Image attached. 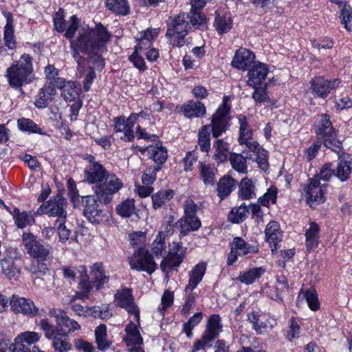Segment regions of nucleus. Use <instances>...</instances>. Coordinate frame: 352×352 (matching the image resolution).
<instances>
[{
  "instance_id": "f257e3e1",
  "label": "nucleus",
  "mask_w": 352,
  "mask_h": 352,
  "mask_svg": "<svg viewBox=\"0 0 352 352\" xmlns=\"http://www.w3.org/2000/svg\"><path fill=\"white\" fill-rule=\"evenodd\" d=\"M78 19L72 15L65 27V36L71 39V47L73 57L78 63L79 69H84L85 59L79 55V51L87 54L95 67L102 69L104 65V60L102 57L106 52V44L109 40L110 34L102 25H97L95 29L82 28L80 30L76 41L72 38L78 28Z\"/></svg>"
},
{
  "instance_id": "f03ea898",
  "label": "nucleus",
  "mask_w": 352,
  "mask_h": 352,
  "mask_svg": "<svg viewBox=\"0 0 352 352\" xmlns=\"http://www.w3.org/2000/svg\"><path fill=\"white\" fill-rule=\"evenodd\" d=\"M86 182L94 184V190L101 202L108 204L113 195L123 186L120 179L114 174H109L100 163H94L84 170Z\"/></svg>"
},
{
  "instance_id": "7ed1b4c3",
  "label": "nucleus",
  "mask_w": 352,
  "mask_h": 352,
  "mask_svg": "<svg viewBox=\"0 0 352 352\" xmlns=\"http://www.w3.org/2000/svg\"><path fill=\"white\" fill-rule=\"evenodd\" d=\"M206 23V17L203 14L180 12L171 19L166 35L171 45L180 47L185 45L186 36L192 27L204 26Z\"/></svg>"
},
{
  "instance_id": "20e7f679",
  "label": "nucleus",
  "mask_w": 352,
  "mask_h": 352,
  "mask_svg": "<svg viewBox=\"0 0 352 352\" xmlns=\"http://www.w3.org/2000/svg\"><path fill=\"white\" fill-rule=\"evenodd\" d=\"M6 77L9 85L14 89H19L32 82L34 78L32 58L29 54H23L6 69Z\"/></svg>"
},
{
  "instance_id": "39448f33",
  "label": "nucleus",
  "mask_w": 352,
  "mask_h": 352,
  "mask_svg": "<svg viewBox=\"0 0 352 352\" xmlns=\"http://www.w3.org/2000/svg\"><path fill=\"white\" fill-rule=\"evenodd\" d=\"M315 133L318 139L323 141L326 147L339 154L342 148V142L338 140L335 129L332 126L330 116L322 114L315 124Z\"/></svg>"
},
{
  "instance_id": "423d86ee",
  "label": "nucleus",
  "mask_w": 352,
  "mask_h": 352,
  "mask_svg": "<svg viewBox=\"0 0 352 352\" xmlns=\"http://www.w3.org/2000/svg\"><path fill=\"white\" fill-rule=\"evenodd\" d=\"M22 243L28 254L38 261H47L52 258V247L45 244L31 232L22 234Z\"/></svg>"
},
{
  "instance_id": "0eeeda50",
  "label": "nucleus",
  "mask_w": 352,
  "mask_h": 352,
  "mask_svg": "<svg viewBox=\"0 0 352 352\" xmlns=\"http://www.w3.org/2000/svg\"><path fill=\"white\" fill-rule=\"evenodd\" d=\"M140 117L148 119L149 114L142 111L139 113H131L127 118L124 116L113 118L114 130L116 133H123V135L120 137L122 140L131 142L134 139L133 127Z\"/></svg>"
},
{
  "instance_id": "6e6552de",
  "label": "nucleus",
  "mask_w": 352,
  "mask_h": 352,
  "mask_svg": "<svg viewBox=\"0 0 352 352\" xmlns=\"http://www.w3.org/2000/svg\"><path fill=\"white\" fill-rule=\"evenodd\" d=\"M186 248L184 247L182 243L172 242L170 244L168 254L164 257L160 263L162 271L168 274L175 268L178 267L186 256Z\"/></svg>"
},
{
  "instance_id": "1a4fd4ad",
  "label": "nucleus",
  "mask_w": 352,
  "mask_h": 352,
  "mask_svg": "<svg viewBox=\"0 0 352 352\" xmlns=\"http://www.w3.org/2000/svg\"><path fill=\"white\" fill-rule=\"evenodd\" d=\"M129 261L130 267L139 272H146L151 274L157 268L152 255L144 248H139L135 250Z\"/></svg>"
},
{
  "instance_id": "9d476101",
  "label": "nucleus",
  "mask_w": 352,
  "mask_h": 352,
  "mask_svg": "<svg viewBox=\"0 0 352 352\" xmlns=\"http://www.w3.org/2000/svg\"><path fill=\"white\" fill-rule=\"evenodd\" d=\"M229 98L224 96L222 104L219 107L211 118L212 135L218 138L226 132L230 121V107L228 105Z\"/></svg>"
},
{
  "instance_id": "9b49d317",
  "label": "nucleus",
  "mask_w": 352,
  "mask_h": 352,
  "mask_svg": "<svg viewBox=\"0 0 352 352\" xmlns=\"http://www.w3.org/2000/svg\"><path fill=\"white\" fill-rule=\"evenodd\" d=\"M305 190L307 204L310 207H315L325 201L327 184H322L317 177H313L309 179Z\"/></svg>"
},
{
  "instance_id": "f8f14e48",
  "label": "nucleus",
  "mask_w": 352,
  "mask_h": 352,
  "mask_svg": "<svg viewBox=\"0 0 352 352\" xmlns=\"http://www.w3.org/2000/svg\"><path fill=\"white\" fill-rule=\"evenodd\" d=\"M67 206L66 199L61 195H57L43 204L38 208L36 214H46L49 217H58V220H66Z\"/></svg>"
},
{
  "instance_id": "ddd939ff",
  "label": "nucleus",
  "mask_w": 352,
  "mask_h": 352,
  "mask_svg": "<svg viewBox=\"0 0 352 352\" xmlns=\"http://www.w3.org/2000/svg\"><path fill=\"white\" fill-rule=\"evenodd\" d=\"M84 207L83 214L91 223H100L107 218V212L100 208V205L93 195H87L82 197Z\"/></svg>"
},
{
  "instance_id": "4468645a",
  "label": "nucleus",
  "mask_w": 352,
  "mask_h": 352,
  "mask_svg": "<svg viewBox=\"0 0 352 352\" xmlns=\"http://www.w3.org/2000/svg\"><path fill=\"white\" fill-rule=\"evenodd\" d=\"M49 315L55 318L59 334L67 336L80 328V324L76 320L68 317L62 309H50Z\"/></svg>"
},
{
  "instance_id": "2eb2a0df",
  "label": "nucleus",
  "mask_w": 352,
  "mask_h": 352,
  "mask_svg": "<svg viewBox=\"0 0 352 352\" xmlns=\"http://www.w3.org/2000/svg\"><path fill=\"white\" fill-rule=\"evenodd\" d=\"M116 304L124 308L130 316H133L134 320L139 323L140 309L135 305L131 289L123 288L118 290L115 294Z\"/></svg>"
},
{
  "instance_id": "dca6fc26",
  "label": "nucleus",
  "mask_w": 352,
  "mask_h": 352,
  "mask_svg": "<svg viewBox=\"0 0 352 352\" xmlns=\"http://www.w3.org/2000/svg\"><path fill=\"white\" fill-rule=\"evenodd\" d=\"M41 338V335L35 331H25L19 334L11 344V352H30L33 346Z\"/></svg>"
},
{
  "instance_id": "f3484780",
  "label": "nucleus",
  "mask_w": 352,
  "mask_h": 352,
  "mask_svg": "<svg viewBox=\"0 0 352 352\" xmlns=\"http://www.w3.org/2000/svg\"><path fill=\"white\" fill-rule=\"evenodd\" d=\"M239 124V137L238 142L243 148V153H247L250 148H255V146L258 144L257 141L253 139V131L250 128L247 118L243 115L238 116Z\"/></svg>"
},
{
  "instance_id": "a211bd4d",
  "label": "nucleus",
  "mask_w": 352,
  "mask_h": 352,
  "mask_svg": "<svg viewBox=\"0 0 352 352\" xmlns=\"http://www.w3.org/2000/svg\"><path fill=\"white\" fill-rule=\"evenodd\" d=\"M248 320L258 334L270 331L275 325L276 320L264 314L252 311L248 314Z\"/></svg>"
},
{
  "instance_id": "6ab92c4d",
  "label": "nucleus",
  "mask_w": 352,
  "mask_h": 352,
  "mask_svg": "<svg viewBox=\"0 0 352 352\" xmlns=\"http://www.w3.org/2000/svg\"><path fill=\"white\" fill-rule=\"evenodd\" d=\"M270 72L269 67L260 61L254 63L248 72L247 84L250 87L262 85Z\"/></svg>"
},
{
  "instance_id": "aec40b11",
  "label": "nucleus",
  "mask_w": 352,
  "mask_h": 352,
  "mask_svg": "<svg viewBox=\"0 0 352 352\" xmlns=\"http://www.w3.org/2000/svg\"><path fill=\"white\" fill-rule=\"evenodd\" d=\"M10 305L14 312L21 313L28 316H34L38 311L32 300L18 295H12L10 300Z\"/></svg>"
},
{
  "instance_id": "412c9836",
  "label": "nucleus",
  "mask_w": 352,
  "mask_h": 352,
  "mask_svg": "<svg viewBox=\"0 0 352 352\" xmlns=\"http://www.w3.org/2000/svg\"><path fill=\"white\" fill-rule=\"evenodd\" d=\"M340 84L338 79L327 80L323 77H316L311 81V89L314 94L319 98H325L330 91Z\"/></svg>"
},
{
  "instance_id": "4be33fe9",
  "label": "nucleus",
  "mask_w": 352,
  "mask_h": 352,
  "mask_svg": "<svg viewBox=\"0 0 352 352\" xmlns=\"http://www.w3.org/2000/svg\"><path fill=\"white\" fill-rule=\"evenodd\" d=\"M255 55L246 48H239L234 54L231 65L241 71L248 70L252 64L255 63Z\"/></svg>"
},
{
  "instance_id": "5701e85b",
  "label": "nucleus",
  "mask_w": 352,
  "mask_h": 352,
  "mask_svg": "<svg viewBox=\"0 0 352 352\" xmlns=\"http://www.w3.org/2000/svg\"><path fill=\"white\" fill-rule=\"evenodd\" d=\"M55 82L56 88L62 91L61 96L66 102H76L79 100L80 87L75 82L57 79Z\"/></svg>"
},
{
  "instance_id": "b1692460",
  "label": "nucleus",
  "mask_w": 352,
  "mask_h": 352,
  "mask_svg": "<svg viewBox=\"0 0 352 352\" xmlns=\"http://www.w3.org/2000/svg\"><path fill=\"white\" fill-rule=\"evenodd\" d=\"M352 173V158L348 154L338 155V163L334 168V177L342 182L348 181Z\"/></svg>"
},
{
  "instance_id": "393cba45",
  "label": "nucleus",
  "mask_w": 352,
  "mask_h": 352,
  "mask_svg": "<svg viewBox=\"0 0 352 352\" xmlns=\"http://www.w3.org/2000/svg\"><path fill=\"white\" fill-rule=\"evenodd\" d=\"M140 320L138 323L134 319L130 320L129 324L125 327L126 336L124 337L123 340L125 342L128 346L136 347L140 346L142 344L143 339L140 333Z\"/></svg>"
},
{
  "instance_id": "a878e982",
  "label": "nucleus",
  "mask_w": 352,
  "mask_h": 352,
  "mask_svg": "<svg viewBox=\"0 0 352 352\" xmlns=\"http://www.w3.org/2000/svg\"><path fill=\"white\" fill-rule=\"evenodd\" d=\"M142 154H146L148 158L153 160L156 164L155 166H160L164 164L168 157L167 150L161 144H152L140 149Z\"/></svg>"
},
{
  "instance_id": "bb28decb",
  "label": "nucleus",
  "mask_w": 352,
  "mask_h": 352,
  "mask_svg": "<svg viewBox=\"0 0 352 352\" xmlns=\"http://www.w3.org/2000/svg\"><path fill=\"white\" fill-rule=\"evenodd\" d=\"M223 324L219 315L213 314L208 320L206 329L202 338L206 341H212L216 339L222 331Z\"/></svg>"
},
{
  "instance_id": "cd10ccee",
  "label": "nucleus",
  "mask_w": 352,
  "mask_h": 352,
  "mask_svg": "<svg viewBox=\"0 0 352 352\" xmlns=\"http://www.w3.org/2000/svg\"><path fill=\"white\" fill-rule=\"evenodd\" d=\"M206 270V265L204 263H199L195 265L188 272L189 280L185 287V292H192L202 280Z\"/></svg>"
},
{
  "instance_id": "c85d7f7f",
  "label": "nucleus",
  "mask_w": 352,
  "mask_h": 352,
  "mask_svg": "<svg viewBox=\"0 0 352 352\" xmlns=\"http://www.w3.org/2000/svg\"><path fill=\"white\" fill-rule=\"evenodd\" d=\"M265 234L266 241L270 244L272 252H274L282 238V232L278 223L275 221H270L266 226Z\"/></svg>"
},
{
  "instance_id": "c756f323",
  "label": "nucleus",
  "mask_w": 352,
  "mask_h": 352,
  "mask_svg": "<svg viewBox=\"0 0 352 352\" xmlns=\"http://www.w3.org/2000/svg\"><path fill=\"white\" fill-rule=\"evenodd\" d=\"M247 158L255 161L258 166L266 170L268 168V155L267 151H265L259 144L255 146V148H250L247 153H244Z\"/></svg>"
},
{
  "instance_id": "7c9ffc66",
  "label": "nucleus",
  "mask_w": 352,
  "mask_h": 352,
  "mask_svg": "<svg viewBox=\"0 0 352 352\" xmlns=\"http://www.w3.org/2000/svg\"><path fill=\"white\" fill-rule=\"evenodd\" d=\"M180 111L188 118H200L206 115V109L200 102L189 100L180 107Z\"/></svg>"
},
{
  "instance_id": "2f4dec72",
  "label": "nucleus",
  "mask_w": 352,
  "mask_h": 352,
  "mask_svg": "<svg viewBox=\"0 0 352 352\" xmlns=\"http://www.w3.org/2000/svg\"><path fill=\"white\" fill-rule=\"evenodd\" d=\"M265 272V267H254L241 272L238 277V280L246 285H252L260 278Z\"/></svg>"
},
{
  "instance_id": "473e14b6",
  "label": "nucleus",
  "mask_w": 352,
  "mask_h": 352,
  "mask_svg": "<svg viewBox=\"0 0 352 352\" xmlns=\"http://www.w3.org/2000/svg\"><path fill=\"white\" fill-rule=\"evenodd\" d=\"M305 244L307 250H312L318 245L320 238L319 226L314 221L309 223V228L305 231Z\"/></svg>"
},
{
  "instance_id": "72a5a7b5",
  "label": "nucleus",
  "mask_w": 352,
  "mask_h": 352,
  "mask_svg": "<svg viewBox=\"0 0 352 352\" xmlns=\"http://www.w3.org/2000/svg\"><path fill=\"white\" fill-rule=\"evenodd\" d=\"M255 182L245 177L241 179L239 187V197L243 200L254 199L256 197Z\"/></svg>"
},
{
  "instance_id": "f704fd0d",
  "label": "nucleus",
  "mask_w": 352,
  "mask_h": 352,
  "mask_svg": "<svg viewBox=\"0 0 352 352\" xmlns=\"http://www.w3.org/2000/svg\"><path fill=\"white\" fill-rule=\"evenodd\" d=\"M231 248L239 255L243 256L250 253H257L258 248L247 243L241 237H234Z\"/></svg>"
},
{
  "instance_id": "c9c22d12",
  "label": "nucleus",
  "mask_w": 352,
  "mask_h": 352,
  "mask_svg": "<svg viewBox=\"0 0 352 352\" xmlns=\"http://www.w3.org/2000/svg\"><path fill=\"white\" fill-rule=\"evenodd\" d=\"M236 184V180L230 176L224 175L220 179L218 182L217 191L218 196L221 200L231 193Z\"/></svg>"
},
{
  "instance_id": "e433bc0d",
  "label": "nucleus",
  "mask_w": 352,
  "mask_h": 352,
  "mask_svg": "<svg viewBox=\"0 0 352 352\" xmlns=\"http://www.w3.org/2000/svg\"><path fill=\"white\" fill-rule=\"evenodd\" d=\"M91 274L93 283L98 289L109 281V276L105 274L102 263H96L91 266Z\"/></svg>"
},
{
  "instance_id": "4c0bfd02",
  "label": "nucleus",
  "mask_w": 352,
  "mask_h": 352,
  "mask_svg": "<svg viewBox=\"0 0 352 352\" xmlns=\"http://www.w3.org/2000/svg\"><path fill=\"white\" fill-rule=\"evenodd\" d=\"M14 223L19 228H24L34 223V218L31 212H20L18 208H14L11 212Z\"/></svg>"
},
{
  "instance_id": "58836bf2",
  "label": "nucleus",
  "mask_w": 352,
  "mask_h": 352,
  "mask_svg": "<svg viewBox=\"0 0 352 352\" xmlns=\"http://www.w3.org/2000/svg\"><path fill=\"white\" fill-rule=\"evenodd\" d=\"M199 171L201 177L206 186H212L216 180L217 169L210 164L200 163Z\"/></svg>"
},
{
  "instance_id": "ea45409f",
  "label": "nucleus",
  "mask_w": 352,
  "mask_h": 352,
  "mask_svg": "<svg viewBox=\"0 0 352 352\" xmlns=\"http://www.w3.org/2000/svg\"><path fill=\"white\" fill-rule=\"evenodd\" d=\"M214 26L219 34L229 32L232 27L231 17L228 15L220 14L216 12Z\"/></svg>"
},
{
  "instance_id": "a19ab883",
  "label": "nucleus",
  "mask_w": 352,
  "mask_h": 352,
  "mask_svg": "<svg viewBox=\"0 0 352 352\" xmlns=\"http://www.w3.org/2000/svg\"><path fill=\"white\" fill-rule=\"evenodd\" d=\"M106 7L113 12L126 15L129 12V5L127 0H106Z\"/></svg>"
},
{
  "instance_id": "79ce46f5",
  "label": "nucleus",
  "mask_w": 352,
  "mask_h": 352,
  "mask_svg": "<svg viewBox=\"0 0 352 352\" xmlns=\"http://www.w3.org/2000/svg\"><path fill=\"white\" fill-rule=\"evenodd\" d=\"M198 144L202 152H208L210 149V129L209 125L203 126L198 133Z\"/></svg>"
},
{
  "instance_id": "37998d69",
  "label": "nucleus",
  "mask_w": 352,
  "mask_h": 352,
  "mask_svg": "<svg viewBox=\"0 0 352 352\" xmlns=\"http://www.w3.org/2000/svg\"><path fill=\"white\" fill-rule=\"evenodd\" d=\"M247 157L241 154L231 153L229 157L232 167L240 173H245L248 171Z\"/></svg>"
},
{
  "instance_id": "c03bdc74",
  "label": "nucleus",
  "mask_w": 352,
  "mask_h": 352,
  "mask_svg": "<svg viewBox=\"0 0 352 352\" xmlns=\"http://www.w3.org/2000/svg\"><path fill=\"white\" fill-rule=\"evenodd\" d=\"M174 196L172 190H160L152 195L153 206L155 209L161 208L167 201L170 200Z\"/></svg>"
},
{
  "instance_id": "a18cd8bd",
  "label": "nucleus",
  "mask_w": 352,
  "mask_h": 352,
  "mask_svg": "<svg viewBox=\"0 0 352 352\" xmlns=\"http://www.w3.org/2000/svg\"><path fill=\"white\" fill-rule=\"evenodd\" d=\"M249 209L245 204H241L238 208H234L228 214L229 220L234 223L242 222L247 217Z\"/></svg>"
},
{
  "instance_id": "49530a36",
  "label": "nucleus",
  "mask_w": 352,
  "mask_h": 352,
  "mask_svg": "<svg viewBox=\"0 0 352 352\" xmlns=\"http://www.w3.org/2000/svg\"><path fill=\"white\" fill-rule=\"evenodd\" d=\"M340 10V22L348 31H352V8L344 2Z\"/></svg>"
},
{
  "instance_id": "de8ad7c7",
  "label": "nucleus",
  "mask_w": 352,
  "mask_h": 352,
  "mask_svg": "<svg viewBox=\"0 0 352 352\" xmlns=\"http://www.w3.org/2000/svg\"><path fill=\"white\" fill-rule=\"evenodd\" d=\"M173 302L174 292L169 289H166L162 296L161 302L157 307V312L162 317H164L166 309L172 306Z\"/></svg>"
},
{
  "instance_id": "09e8293b",
  "label": "nucleus",
  "mask_w": 352,
  "mask_h": 352,
  "mask_svg": "<svg viewBox=\"0 0 352 352\" xmlns=\"http://www.w3.org/2000/svg\"><path fill=\"white\" fill-rule=\"evenodd\" d=\"M135 206L133 199H127L117 206L116 212L122 217H130L135 214Z\"/></svg>"
},
{
  "instance_id": "8fccbe9b",
  "label": "nucleus",
  "mask_w": 352,
  "mask_h": 352,
  "mask_svg": "<svg viewBox=\"0 0 352 352\" xmlns=\"http://www.w3.org/2000/svg\"><path fill=\"white\" fill-rule=\"evenodd\" d=\"M214 158L219 162L225 161L228 155V145L222 140H217L214 143Z\"/></svg>"
},
{
  "instance_id": "3c124183",
  "label": "nucleus",
  "mask_w": 352,
  "mask_h": 352,
  "mask_svg": "<svg viewBox=\"0 0 352 352\" xmlns=\"http://www.w3.org/2000/svg\"><path fill=\"white\" fill-rule=\"evenodd\" d=\"M166 237L162 236V232H159L151 244V251L155 256H163L166 253Z\"/></svg>"
},
{
  "instance_id": "603ef678",
  "label": "nucleus",
  "mask_w": 352,
  "mask_h": 352,
  "mask_svg": "<svg viewBox=\"0 0 352 352\" xmlns=\"http://www.w3.org/2000/svg\"><path fill=\"white\" fill-rule=\"evenodd\" d=\"M277 193V188L274 186H272L267 189V192L264 195L258 197V202L263 206L269 207L270 204H276Z\"/></svg>"
},
{
  "instance_id": "864d4df0",
  "label": "nucleus",
  "mask_w": 352,
  "mask_h": 352,
  "mask_svg": "<svg viewBox=\"0 0 352 352\" xmlns=\"http://www.w3.org/2000/svg\"><path fill=\"white\" fill-rule=\"evenodd\" d=\"M95 336L99 349L104 350L109 347V343L107 340V327L105 324H100L96 327Z\"/></svg>"
},
{
  "instance_id": "5fc2aeb1",
  "label": "nucleus",
  "mask_w": 352,
  "mask_h": 352,
  "mask_svg": "<svg viewBox=\"0 0 352 352\" xmlns=\"http://www.w3.org/2000/svg\"><path fill=\"white\" fill-rule=\"evenodd\" d=\"M17 126L20 131L29 133H41V129L32 120L28 118H21L17 120Z\"/></svg>"
},
{
  "instance_id": "6e6d98bb",
  "label": "nucleus",
  "mask_w": 352,
  "mask_h": 352,
  "mask_svg": "<svg viewBox=\"0 0 352 352\" xmlns=\"http://www.w3.org/2000/svg\"><path fill=\"white\" fill-rule=\"evenodd\" d=\"M3 273L9 278L16 277L19 274V270L14 265L12 258H4L1 261Z\"/></svg>"
},
{
  "instance_id": "4d7b16f0",
  "label": "nucleus",
  "mask_w": 352,
  "mask_h": 352,
  "mask_svg": "<svg viewBox=\"0 0 352 352\" xmlns=\"http://www.w3.org/2000/svg\"><path fill=\"white\" fill-rule=\"evenodd\" d=\"M89 314L90 316L102 320H108L112 316L109 305L108 304L90 307Z\"/></svg>"
},
{
  "instance_id": "13d9d810",
  "label": "nucleus",
  "mask_w": 352,
  "mask_h": 352,
  "mask_svg": "<svg viewBox=\"0 0 352 352\" xmlns=\"http://www.w3.org/2000/svg\"><path fill=\"white\" fill-rule=\"evenodd\" d=\"M52 340L54 349L58 352H66L71 348L67 336L59 334V332Z\"/></svg>"
},
{
  "instance_id": "bf43d9fd",
  "label": "nucleus",
  "mask_w": 352,
  "mask_h": 352,
  "mask_svg": "<svg viewBox=\"0 0 352 352\" xmlns=\"http://www.w3.org/2000/svg\"><path fill=\"white\" fill-rule=\"evenodd\" d=\"M203 318L201 312H197L191 316L189 320L183 324V331L188 338L192 336V329L198 325Z\"/></svg>"
},
{
  "instance_id": "052dcab7",
  "label": "nucleus",
  "mask_w": 352,
  "mask_h": 352,
  "mask_svg": "<svg viewBox=\"0 0 352 352\" xmlns=\"http://www.w3.org/2000/svg\"><path fill=\"white\" fill-rule=\"evenodd\" d=\"M201 226V221L197 215L181 219V228L185 232L196 231Z\"/></svg>"
},
{
  "instance_id": "680f3d73",
  "label": "nucleus",
  "mask_w": 352,
  "mask_h": 352,
  "mask_svg": "<svg viewBox=\"0 0 352 352\" xmlns=\"http://www.w3.org/2000/svg\"><path fill=\"white\" fill-rule=\"evenodd\" d=\"M38 325L40 329L43 331L45 337L48 340H52L58 334V327H55L50 324L48 318L41 319Z\"/></svg>"
},
{
  "instance_id": "e2e57ef3",
  "label": "nucleus",
  "mask_w": 352,
  "mask_h": 352,
  "mask_svg": "<svg viewBox=\"0 0 352 352\" xmlns=\"http://www.w3.org/2000/svg\"><path fill=\"white\" fill-rule=\"evenodd\" d=\"M254 91L252 94V99L257 103H262L268 101L269 96L267 92V85L265 83L263 85L252 87Z\"/></svg>"
},
{
  "instance_id": "0e129e2a",
  "label": "nucleus",
  "mask_w": 352,
  "mask_h": 352,
  "mask_svg": "<svg viewBox=\"0 0 352 352\" xmlns=\"http://www.w3.org/2000/svg\"><path fill=\"white\" fill-rule=\"evenodd\" d=\"M26 270L36 275H44L48 271V267L45 261H32L26 266Z\"/></svg>"
},
{
  "instance_id": "69168bd1",
  "label": "nucleus",
  "mask_w": 352,
  "mask_h": 352,
  "mask_svg": "<svg viewBox=\"0 0 352 352\" xmlns=\"http://www.w3.org/2000/svg\"><path fill=\"white\" fill-rule=\"evenodd\" d=\"M161 170V166H154L147 167L143 172L142 182L144 185L152 184L156 179V173Z\"/></svg>"
},
{
  "instance_id": "338daca9",
  "label": "nucleus",
  "mask_w": 352,
  "mask_h": 352,
  "mask_svg": "<svg viewBox=\"0 0 352 352\" xmlns=\"http://www.w3.org/2000/svg\"><path fill=\"white\" fill-rule=\"evenodd\" d=\"M303 297L306 299L309 309L312 311H317L320 308V302L318 298V294L314 289H308L303 294Z\"/></svg>"
},
{
  "instance_id": "774afa93",
  "label": "nucleus",
  "mask_w": 352,
  "mask_h": 352,
  "mask_svg": "<svg viewBox=\"0 0 352 352\" xmlns=\"http://www.w3.org/2000/svg\"><path fill=\"white\" fill-rule=\"evenodd\" d=\"M285 291L280 288L278 285H268L265 289L266 294L272 300L278 302H283V293Z\"/></svg>"
}]
</instances>
